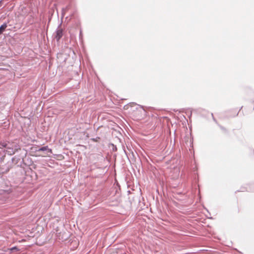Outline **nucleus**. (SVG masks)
Masks as SVG:
<instances>
[{"instance_id":"obj_1","label":"nucleus","mask_w":254,"mask_h":254,"mask_svg":"<svg viewBox=\"0 0 254 254\" xmlns=\"http://www.w3.org/2000/svg\"><path fill=\"white\" fill-rule=\"evenodd\" d=\"M5 148V152L7 154L12 155L20 149L19 146L15 142H10L7 141H0V148Z\"/></svg>"},{"instance_id":"obj_2","label":"nucleus","mask_w":254,"mask_h":254,"mask_svg":"<svg viewBox=\"0 0 254 254\" xmlns=\"http://www.w3.org/2000/svg\"><path fill=\"white\" fill-rule=\"evenodd\" d=\"M61 24L58 26V28L56 31V35H55V38L56 39L57 42H59L61 38L63 36V29L61 27Z\"/></svg>"},{"instance_id":"obj_3","label":"nucleus","mask_w":254,"mask_h":254,"mask_svg":"<svg viewBox=\"0 0 254 254\" xmlns=\"http://www.w3.org/2000/svg\"><path fill=\"white\" fill-rule=\"evenodd\" d=\"M136 109L138 110L140 112L141 115H144L145 114V111L142 106L137 105Z\"/></svg>"},{"instance_id":"obj_4","label":"nucleus","mask_w":254,"mask_h":254,"mask_svg":"<svg viewBox=\"0 0 254 254\" xmlns=\"http://www.w3.org/2000/svg\"><path fill=\"white\" fill-rule=\"evenodd\" d=\"M7 26V25L6 23H4L0 26V35L5 30Z\"/></svg>"},{"instance_id":"obj_5","label":"nucleus","mask_w":254,"mask_h":254,"mask_svg":"<svg viewBox=\"0 0 254 254\" xmlns=\"http://www.w3.org/2000/svg\"><path fill=\"white\" fill-rule=\"evenodd\" d=\"M48 150L50 152H52V150L49 149L47 146L42 147L38 150V151H45Z\"/></svg>"},{"instance_id":"obj_6","label":"nucleus","mask_w":254,"mask_h":254,"mask_svg":"<svg viewBox=\"0 0 254 254\" xmlns=\"http://www.w3.org/2000/svg\"><path fill=\"white\" fill-rule=\"evenodd\" d=\"M15 251H18V248L16 247H12V248H11L10 249V251H15Z\"/></svg>"},{"instance_id":"obj_7","label":"nucleus","mask_w":254,"mask_h":254,"mask_svg":"<svg viewBox=\"0 0 254 254\" xmlns=\"http://www.w3.org/2000/svg\"><path fill=\"white\" fill-rule=\"evenodd\" d=\"M220 127L224 132H227L226 129L225 127H223L220 126Z\"/></svg>"},{"instance_id":"obj_8","label":"nucleus","mask_w":254,"mask_h":254,"mask_svg":"<svg viewBox=\"0 0 254 254\" xmlns=\"http://www.w3.org/2000/svg\"><path fill=\"white\" fill-rule=\"evenodd\" d=\"M246 190H247V189H245V188H241V190H240V191H246Z\"/></svg>"},{"instance_id":"obj_9","label":"nucleus","mask_w":254,"mask_h":254,"mask_svg":"<svg viewBox=\"0 0 254 254\" xmlns=\"http://www.w3.org/2000/svg\"><path fill=\"white\" fill-rule=\"evenodd\" d=\"M1 6V1H0V6Z\"/></svg>"},{"instance_id":"obj_10","label":"nucleus","mask_w":254,"mask_h":254,"mask_svg":"<svg viewBox=\"0 0 254 254\" xmlns=\"http://www.w3.org/2000/svg\"><path fill=\"white\" fill-rule=\"evenodd\" d=\"M81 34H82L81 33V31L80 30V36H81Z\"/></svg>"}]
</instances>
